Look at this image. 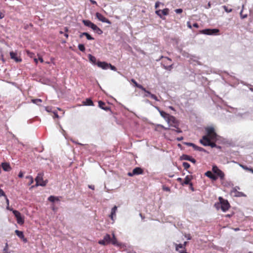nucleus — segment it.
<instances>
[{
  "label": "nucleus",
  "instance_id": "58",
  "mask_svg": "<svg viewBox=\"0 0 253 253\" xmlns=\"http://www.w3.org/2000/svg\"><path fill=\"white\" fill-rule=\"evenodd\" d=\"M90 2L93 4H97V2L96 1L94 0H90Z\"/></svg>",
  "mask_w": 253,
  "mask_h": 253
},
{
  "label": "nucleus",
  "instance_id": "57",
  "mask_svg": "<svg viewBox=\"0 0 253 253\" xmlns=\"http://www.w3.org/2000/svg\"><path fill=\"white\" fill-rule=\"evenodd\" d=\"M183 139V137L182 136H181V137H177V138H176V140H177V141H181V140H182Z\"/></svg>",
  "mask_w": 253,
  "mask_h": 253
},
{
  "label": "nucleus",
  "instance_id": "25",
  "mask_svg": "<svg viewBox=\"0 0 253 253\" xmlns=\"http://www.w3.org/2000/svg\"><path fill=\"white\" fill-rule=\"evenodd\" d=\"M88 59L89 61L93 64L97 65L96 59L95 56L92 55L91 54H88Z\"/></svg>",
  "mask_w": 253,
  "mask_h": 253
},
{
  "label": "nucleus",
  "instance_id": "42",
  "mask_svg": "<svg viewBox=\"0 0 253 253\" xmlns=\"http://www.w3.org/2000/svg\"><path fill=\"white\" fill-rule=\"evenodd\" d=\"M240 16L242 19H244L247 17V14H243V10L240 12Z\"/></svg>",
  "mask_w": 253,
  "mask_h": 253
},
{
  "label": "nucleus",
  "instance_id": "28",
  "mask_svg": "<svg viewBox=\"0 0 253 253\" xmlns=\"http://www.w3.org/2000/svg\"><path fill=\"white\" fill-rule=\"evenodd\" d=\"M48 200L51 202H54L55 201H59V198L58 197H55L54 196H50L48 197Z\"/></svg>",
  "mask_w": 253,
  "mask_h": 253
},
{
  "label": "nucleus",
  "instance_id": "33",
  "mask_svg": "<svg viewBox=\"0 0 253 253\" xmlns=\"http://www.w3.org/2000/svg\"><path fill=\"white\" fill-rule=\"evenodd\" d=\"M26 178L27 179H29V183H28V185H31V184L34 182V179H33V178L32 177V176H30V175H29V176H27L26 177Z\"/></svg>",
  "mask_w": 253,
  "mask_h": 253
},
{
  "label": "nucleus",
  "instance_id": "7",
  "mask_svg": "<svg viewBox=\"0 0 253 253\" xmlns=\"http://www.w3.org/2000/svg\"><path fill=\"white\" fill-rule=\"evenodd\" d=\"M111 238L109 234H106L103 240L98 241L100 245L105 246L107 244L111 243Z\"/></svg>",
  "mask_w": 253,
  "mask_h": 253
},
{
  "label": "nucleus",
  "instance_id": "47",
  "mask_svg": "<svg viewBox=\"0 0 253 253\" xmlns=\"http://www.w3.org/2000/svg\"><path fill=\"white\" fill-rule=\"evenodd\" d=\"M0 196H5L4 191L0 189Z\"/></svg>",
  "mask_w": 253,
  "mask_h": 253
},
{
  "label": "nucleus",
  "instance_id": "34",
  "mask_svg": "<svg viewBox=\"0 0 253 253\" xmlns=\"http://www.w3.org/2000/svg\"><path fill=\"white\" fill-rule=\"evenodd\" d=\"M182 166L185 169L187 170L190 167V165L189 163L187 162H183L182 164Z\"/></svg>",
  "mask_w": 253,
  "mask_h": 253
},
{
  "label": "nucleus",
  "instance_id": "8",
  "mask_svg": "<svg viewBox=\"0 0 253 253\" xmlns=\"http://www.w3.org/2000/svg\"><path fill=\"white\" fill-rule=\"evenodd\" d=\"M211 140H212L208 135H204L200 140V142L204 146L211 145Z\"/></svg>",
  "mask_w": 253,
  "mask_h": 253
},
{
  "label": "nucleus",
  "instance_id": "59",
  "mask_svg": "<svg viewBox=\"0 0 253 253\" xmlns=\"http://www.w3.org/2000/svg\"><path fill=\"white\" fill-rule=\"evenodd\" d=\"M187 26H188V27L189 28H190V29L192 28V26L191 25V24H190V22H188L187 23Z\"/></svg>",
  "mask_w": 253,
  "mask_h": 253
},
{
  "label": "nucleus",
  "instance_id": "4",
  "mask_svg": "<svg viewBox=\"0 0 253 253\" xmlns=\"http://www.w3.org/2000/svg\"><path fill=\"white\" fill-rule=\"evenodd\" d=\"M207 135L211 140H215L216 139L217 134L214 131V129L212 127H209L206 128Z\"/></svg>",
  "mask_w": 253,
  "mask_h": 253
},
{
  "label": "nucleus",
  "instance_id": "14",
  "mask_svg": "<svg viewBox=\"0 0 253 253\" xmlns=\"http://www.w3.org/2000/svg\"><path fill=\"white\" fill-rule=\"evenodd\" d=\"M15 233L16 235L20 238L24 243H27L28 242L27 239L25 238L24 233L22 231L16 230L15 231Z\"/></svg>",
  "mask_w": 253,
  "mask_h": 253
},
{
  "label": "nucleus",
  "instance_id": "9",
  "mask_svg": "<svg viewBox=\"0 0 253 253\" xmlns=\"http://www.w3.org/2000/svg\"><path fill=\"white\" fill-rule=\"evenodd\" d=\"M95 16L99 21L108 24H111L110 20L105 17L102 14L99 12H96Z\"/></svg>",
  "mask_w": 253,
  "mask_h": 253
},
{
  "label": "nucleus",
  "instance_id": "62",
  "mask_svg": "<svg viewBox=\"0 0 253 253\" xmlns=\"http://www.w3.org/2000/svg\"><path fill=\"white\" fill-rule=\"evenodd\" d=\"M163 189L167 191H170V189L169 187H164Z\"/></svg>",
  "mask_w": 253,
  "mask_h": 253
},
{
  "label": "nucleus",
  "instance_id": "13",
  "mask_svg": "<svg viewBox=\"0 0 253 253\" xmlns=\"http://www.w3.org/2000/svg\"><path fill=\"white\" fill-rule=\"evenodd\" d=\"M169 9L168 8H165L163 10H158L156 11V13L161 18H162V15H167L169 14Z\"/></svg>",
  "mask_w": 253,
  "mask_h": 253
},
{
  "label": "nucleus",
  "instance_id": "27",
  "mask_svg": "<svg viewBox=\"0 0 253 253\" xmlns=\"http://www.w3.org/2000/svg\"><path fill=\"white\" fill-rule=\"evenodd\" d=\"M131 82L134 84L135 86L141 89V90H144V87L142 85L138 84L134 79H131Z\"/></svg>",
  "mask_w": 253,
  "mask_h": 253
},
{
  "label": "nucleus",
  "instance_id": "26",
  "mask_svg": "<svg viewBox=\"0 0 253 253\" xmlns=\"http://www.w3.org/2000/svg\"><path fill=\"white\" fill-rule=\"evenodd\" d=\"M83 23L85 26H87V27H88L90 28H91V27L92 26V25L94 24L88 20H83Z\"/></svg>",
  "mask_w": 253,
  "mask_h": 253
},
{
  "label": "nucleus",
  "instance_id": "10",
  "mask_svg": "<svg viewBox=\"0 0 253 253\" xmlns=\"http://www.w3.org/2000/svg\"><path fill=\"white\" fill-rule=\"evenodd\" d=\"M143 173V170L141 168L136 167L133 169L131 173L129 172L128 174V175L132 176L134 175L142 174Z\"/></svg>",
  "mask_w": 253,
  "mask_h": 253
},
{
  "label": "nucleus",
  "instance_id": "50",
  "mask_svg": "<svg viewBox=\"0 0 253 253\" xmlns=\"http://www.w3.org/2000/svg\"><path fill=\"white\" fill-rule=\"evenodd\" d=\"M97 28V26L95 24H93L91 28L94 31L95 30H96Z\"/></svg>",
  "mask_w": 253,
  "mask_h": 253
},
{
  "label": "nucleus",
  "instance_id": "63",
  "mask_svg": "<svg viewBox=\"0 0 253 253\" xmlns=\"http://www.w3.org/2000/svg\"><path fill=\"white\" fill-rule=\"evenodd\" d=\"M39 60L41 63H42L43 62V60L42 57H39Z\"/></svg>",
  "mask_w": 253,
  "mask_h": 253
},
{
  "label": "nucleus",
  "instance_id": "61",
  "mask_svg": "<svg viewBox=\"0 0 253 253\" xmlns=\"http://www.w3.org/2000/svg\"><path fill=\"white\" fill-rule=\"evenodd\" d=\"M159 126L165 130H167L169 129L168 128L164 127L163 125H159Z\"/></svg>",
  "mask_w": 253,
  "mask_h": 253
},
{
  "label": "nucleus",
  "instance_id": "64",
  "mask_svg": "<svg viewBox=\"0 0 253 253\" xmlns=\"http://www.w3.org/2000/svg\"><path fill=\"white\" fill-rule=\"evenodd\" d=\"M64 29L66 33H67L69 31L68 28L67 27H64Z\"/></svg>",
  "mask_w": 253,
  "mask_h": 253
},
{
  "label": "nucleus",
  "instance_id": "56",
  "mask_svg": "<svg viewBox=\"0 0 253 253\" xmlns=\"http://www.w3.org/2000/svg\"><path fill=\"white\" fill-rule=\"evenodd\" d=\"M193 26L196 28H199V25L198 23H196L193 24Z\"/></svg>",
  "mask_w": 253,
  "mask_h": 253
},
{
  "label": "nucleus",
  "instance_id": "19",
  "mask_svg": "<svg viewBox=\"0 0 253 253\" xmlns=\"http://www.w3.org/2000/svg\"><path fill=\"white\" fill-rule=\"evenodd\" d=\"M112 235H113V237L111 238V243L114 245H115V246H117L118 247H121L122 245V244L118 242L117 238H116L114 233L112 234Z\"/></svg>",
  "mask_w": 253,
  "mask_h": 253
},
{
  "label": "nucleus",
  "instance_id": "11",
  "mask_svg": "<svg viewBox=\"0 0 253 253\" xmlns=\"http://www.w3.org/2000/svg\"><path fill=\"white\" fill-rule=\"evenodd\" d=\"M219 32V30L217 29H207L203 30L201 31V33L206 35H213L216 34Z\"/></svg>",
  "mask_w": 253,
  "mask_h": 253
},
{
  "label": "nucleus",
  "instance_id": "40",
  "mask_svg": "<svg viewBox=\"0 0 253 253\" xmlns=\"http://www.w3.org/2000/svg\"><path fill=\"white\" fill-rule=\"evenodd\" d=\"M240 166L241 167H242L244 169L246 170H248V171H250V169H251V168H249L247 167L246 166L243 165H241V164L240 165Z\"/></svg>",
  "mask_w": 253,
  "mask_h": 253
},
{
  "label": "nucleus",
  "instance_id": "23",
  "mask_svg": "<svg viewBox=\"0 0 253 253\" xmlns=\"http://www.w3.org/2000/svg\"><path fill=\"white\" fill-rule=\"evenodd\" d=\"M187 244V242H184L183 244H177L176 243H174V245L175 246V251L178 250L177 248H181V249H186Z\"/></svg>",
  "mask_w": 253,
  "mask_h": 253
},
{
  "label": "nucleus",
  "instance_id": "31",
  "mask_svg": "<svg viewBox=\"0 0 253 253\" xmlns=\"http://www.w3.org/2000/svg\"><path fill=\"white\" fill-rule=\"evenodd\" d=\"M32 102L34 104L40 105L42 102V100L41 99H34L32 100Z\"/></svg>",
  "mask_w": 253,
  "mask_h": 253
},
{
  "label": "nucleus",
  "instance_id": "60",
  "mask_svg": "<svg viewBox=\"0 0 253 253\" xmlns=\"http://www.w3.org/2000/svg\"><path fill=\"white\" fill-rule=\"evenodd\" d=\"M189 185H190V189L192 190V191H193L194 190V188H193V184H192V183H190V184H189Z\"/></svg>",
  "mask_w": 253,
  "mask_h": 253
},
{
  "label": "nucleus",
  "instance_id": "52",
  "mask_svg": "<svg viewBox=\"0 0 253 253\" xmlns=\"http://www.w3.org/2000/svg\"><path fill=\"white\" fill-rule=\"evenodd\" d=\"M208 146H211V147H214L215 146H216V144L214 142H212L211 141V145H208Z\"/></svg>",
  "mask_w": 253,
  "mask_h": 253
},
{
  "label": "nucleus",
  "instance_id": "51",
  "mask_svg": "<svg viewBox=\"0 0 253 253\" xmlns=\"http://www.w3.org/2000/svg\"><path fill=\"white\" fill-rule=\"evenodd\" d=\"M185 237L186 238H187L188 240H191V236L190 234H186V235H185Z\"/></svg>",
  "mask_w": 253,
  "mask_h": 253
},
{
  "label": "nucleus",
  "instance_id": "30",
  "mask_svg": "<svg viewBox=\"0 0 253 253\" xmlns=\"http://www.w3.org/2000/svg\"><path fill=\"white\" fill-rule=\"evenodd\" d=\"M83 35H84V36L86 37V39L88 40H93L94 39L88 33L86 32H84Z\"/></svg>",
  "mask_w": 253,
  "mask_h": 253
},
{
  "label": "nucleus",
  "instance_id": "3",
  "mask_svg": "<svg viewBox=\"0 0 253 253\" xmlns=\"http://www.w3.org/2000/svg\"><path fill=\"white\" fill-rule=\"evenodd\" d=\"M43 172H40L38 174V175L37 176L35 180L36 181V186H44L46 184V182L45 181H44L43 179Z\"/></svg>",
  "mask_w": 253,
  "mask_h": 253
},
{
  "label": "nucleus",
  "instance_id": "44",
  "mask_svg": "<svg viewBox=\"0 0 253 253\" xmlns=\"http://www.w3.org/2000/svg\"><path fill=\"white\" fill-rule=\"evenodd\" d=\"M176 128V129H172V131H175V132H178V133H181V132H182V130H181V129H180V128H179L178 127V126L177 127V128Z\"/></svg>",
  "mask_w": 253,
  "mask_h": 253
},
{
  "label": "nucleus",
  "instance_id": "48",
  "mask_svg": "<svg viewBox=\"0 0 253 253\" xmlns=\"http://www.w3.org/2000/svg\"><path fill=\"white\" fill-rule=\"evenodd\" d=\"M27 54L31 57H33V55L34 54L33 53L29 51H27Z\"/></svg>",
  "mask_w": 253,
  "mask_h": 253
},
{
  "label": "nucleus",
  "instance_id": "54",
  "mask_svg": "<svg viewBox=\"0 0 253 253\" xmlns=\"http://www.w3.org/2000/svg\"><path fill=\"white\" fill-rule=\"evenodd\" d=\"M18 176L20 178H22L23 177V173L21 171L19 173Z\"/></svg>",
  "mask_w": 253,
  "mask_h": 253
},
{
  "label": "nucleus",
  "instance_id": "29",
  "mask_svg": "<svg viewBox=\"0 0 253 253\" xmlns=\"http://www.w3.org/2000/svg\"><path fill=\"white\" fill-rule=\"evenodd\" d=\"M84 105L88 106H93V101L90 98H86L85 101L84 102Z\"/></svg>",
  "mask_w": 253,
  "mask_h": 253
},
{
  "label": "nucleus",
  "instance_id": "55",
  "mask_svg": "<svg viewBox=\"0 0 253 253\" xmlns=\"http://www.w3.org/2000/svg\"><path fill=\"white\" fill-rule=\"evenodd\" d=\"M159 5L160 2L159 1L156 2L155 5V8H157L159 6Z\"/></svg>",
  "mask_w": 253,
  "mask_h": 253
},
{
  "label": "nucleus",
  "instance_id": "18",
  "mask_svg": "<svg viewBox=\"0 0 253 253\" xmlns=\"http://www.w3.org/2000/svg\"><path fill=\"white\" fill-rule=\"evenodd\" d=\"M97 65L98 67L104 70H106L108 68V63L106 62L98 61L97 62Z\"/></svg>",
  "mask_w": 253,
  "mask_h": 253
},
{
  "label": "nucleus",
  "instance_id": "46",
  "mask_svg": "<svg viewBox=\"0 0 253 253\" xmlns=\"http://www.w3.org/2000/svg\"><path fill=\"white\" fill-rule=\"evenodd\" d=\"M185 145H186L187 146H192L193 147L194 145V143H190V142H185L184 143Z\"/></svg>",
  "mask_w": 253,
  "mask_h": 253
},
{
  "label": "nucleus",
  "instance_id": "21",
  "mask_svg": "<svg viewBox=\"0 0 253 253\" xmlns=\"http://www.w3.org/2000/svg\"><path fill=\"white\" fill-rule=\"evenodd\" d=\"M1 167L4 171H9L11 170V168L8 163H2L1 164Z\"/></svg>",
  "mask_w": 253,
  "mask_h": 253
},
{
  "label": "nucleus",
  "instance_id": "15",
  "mask_svg": "<svg viewBox=\"0 0 253 253\" xmlns=\"http://www.w3.org/2000/svg\"><path fill=\"white\" fill-rule=\"evenodd\" d=\"M165 61L167 64H169V65H164L165 69L168 70H170L172 68V64H171V60L169 57H165Z\"/></svg>",
  "mask_w": 253,
  "mask_h": 253
},
{
  "label": "nucleus",
  "instance_id": "22",
  "mask_svg": "<svg viewBox=\"0 0 253 253\" xmlns=\"http://www.w3.org/2000/svg\"><path fill=\"white\" fill-rule=\"evenodd\" d=\"M191 179H192V176L187 175L185 177L184 180L183 181V183H181V185L183 186L184 185L190 184L191 183V182H190Z\"/></svg>",
  "mask_w": 253,
  "mask_h": 253
},
{
  "label": "nucleus",
  "instance_id": "43",
  "mask_svg": "<svg viewBox=\"0 0 253 253\" xmlns=\"http://www.w3.org/2000/svg\"><path fill=\"white\" fill-rule=\"evenodd\" d=\"M150 97L151 98L153 99L154 100H155L156 101L159 100L158 99V97L155 94H151L150 95Z\"/></svg>",
  "mask_w": 253,
  "mask_h": 253
},
{
  "label": "nucleus",
  "instance_id": "39",
  "mask_svg": "<svg viewBox=\"0 0 253 253\" xmlns=\"http://www.w3.org/2000/svg\"><path fill=\"white\" fill-rule=\"evenodd\" d=\"M108 68H110L112 70L117 71V68L114 66L112 65L111 64L108 63Z\"/></svg>",
  "mask_w": 253,
  "mask_h": 253
},
{
  "label": "nucleus",
  "instance_id": "24",
  "mask_svg": "<svg viewBox=\"0 0 253 253\" xmlns=\"http://www.w3.org/2000/svg\"><path fill=\"white\" fill-rule=\"evenodd\" d=\"M117 207L116 206H115L111 210V214L110 215V218L114 220V217H116V213L117 210Z\"/></svg>",
  "mask_w": 253,
  "mask_h": 253
},
{
  "label": "nucleus",
  "instance_id": "53",
  "mask_svg": "<svg viewBox=\"0 0 253 253\" xmlns=\"http://www.w3.org/2000/svg\"><path fill=\"white\" fill-rule=\"evenodd\" d=\"M177 181L180 182L181 184V183H183V181L182 179L180 177L177 178Z\"/></svg>",
  "mask_w": 253,
  "mask_h": 253
},
{
  "label": "nucleus",
  "instance_id": "5",
  "mask_svg": "<svg viewBox=\"0 0 253 253\" xmlns=\"http://www.w3.org/2000/svg\"><path fill=\"white\" fill-rule=\"evenodd\" d=\"M12 212L16 218L17 222L20 225L23 224L24 223V219L21 216L20 212L16 210H13Z\"/></svg>",
  "mask_w": 253,
  "mask_h": 253
},
{
  "label": "nucleus",
  "instance_id": "17",
  "mask_svg": "<svg viewBox=\"0 0 253 253\" xmlns=\"http://www.w3.org/2000/svg\"><path fill=\"white\" fill-rule=\"evenodd\" d=\"M98 106L103 110L105 111L110 110V107L106 106V103L102 101H98Z\"/></svg>",
  "mask_w": 253,
  "mask_h": 253
},
{
  "label": "nucleus",
  "instance_id": "41",
  "mask_svg": "<svg viewBox=\"0 0 253 253\" xmlns=\"http://www.w3.org/2000/svg\"><path fill=\"white\" fill-rule=\"evenodd\" d=\"M143 91H144L145 93H146V94L145 95V96L147 97L149 95H151V94H152L150 91L147 90L145 88H144V90H142Z\"/></svg>",
  "mask_w": 253,
  "mask_h": 253
},
{
  "label": "nucleus",
  "instance_id": "49",
  "mask_svg": "<svg viewBox=\"0 0 253 253\" xmlns=\"http://www.w3.org/2000/svg\"><path fill=\"white\" fill-rule=\"evenodd\" d=\"M53 114H54V116H53L54 118H59V116L57 112H54Z\"/></svg>",
  "mask_w": 253,
  "mask_h": 253
},
{
  "label": "nucleus",
  "instance_id": "16",
  "mask_svg": "<svg viewBox=\"0 0 253 253\" xmlns=\"http://www.w3.org/2000/svg\"><path fill=\"white\" fill-rule=\"evenodd\" d=\"M181 160H187V161H189L194 164H195L196 163V160L195 159H194L193 158H192L191 156H189V155H183L181 157Z\"/></svg>",
  "mask_w": 253,
  "mask_h": 253
},
{
  "label": "nucleus",
  "instance_id": "12",
  "mask_svg": "<svg viewBox=\"0 0 253 253\" xmlns=\"http://www.w3.org/2000/svg\"><path fill=\"white\" fill-rule=\"evenodd\" d=\"M10 58L13 59L16 62H20L22 61V59L20 56H18L17 53L13 51L10 52Z\"/></svg>",
  "mask_w": 253,
  "mask_h": 253
},
{
  "label": "nucleus",
  "instance_id": "38",
  "mask_svg": "<svg viewBox=\"0 0 253 253\" xmlns=\"http://www.w3.org/2000/svg\"><path fill=\"white\" fill-rule=\"evenodd\" d=\"M94 32H95L96 33H97L99 35H101L103 33V31L98 27H97L96 30H95L94 31Z\"/></svg>",
  "mask_w": 253,
  "mask_h": 253
},
{
  "label": "nucleus",
  "instance_id": "1",
  "mask_svg": "<svg viewBox=\"0 0 253 253\" xmlns=\"http://www.w3.org/2000/svg\"><path fill=\"white\" fill-rule=\"evenodd\" d=\"M160 113L161 116L168 123L169 126L177 128L179 126V122L174 116L170 115L163 111H160Z\"/></svg>",
  "mask_w": 253,
  "mask_h": 253
},
{
  "label": "nucleus",
  "instance_id": "37",
  "mask_svg": "<svg viewBox=\"0 0 253 253\" xmlns=\"http://www.w3.org/2000/svg\"><path fill=\"white\" fill-rule=\"evenodd\" d=\"M195 150H198V151H202L204 150V149L202 147H199L197 145H196L195 144H194L193 147Z\"/></svg>",
  "mask_w": 253,
  "mask_h": 253
},
{
  "label": "nucleus",
  "instance_id": "35",
  "mask_svg": "<svg viewBox=\"0 0 253 253\" xmlns=\"http://www.w3.org/2000/svg\"><path fill=\"white\" fill-rule=\"evenodd\" d=\"M222 7L224 9V10L227 12V13H229V12H231L232 11V8H229L226 5H223L222 6Z\"/></svg>",
  "mask_w": 253,
  "mask_h": 253
},
{
  "label": "nucleus",
  "instance_id": "32",
  "mask_svg": "<svg viewBox=\"0 0 253 253\" xmlns=\"http://www.w3.org/2000/svg\"><path fill=\"white\" fill-rule=\"evenodd\" d=\"M78 48L80 51H81L82 52H84L85 50L84 45L83 44H79L78 45Z\"/></svg>",
  "mask_w": 253,
  "mask_h": 253
},
{
  "label": "nucleus",
  "instance_id": "45",
  "mask_svg": "<svg viewBox=\"0 0 253 253\" xmlns=\"http://www.w3.org/2000/svg\"><path fill=\"white\" fill-rule=\"evenodd\" d=\"M175 11L176 13H181L182 12L183 10L181 8H178V9H175Z\"/></svg>",
  "mask_w": 253,
  "mask_h": 253
},
{
  "label": "nucleus",
  "instance_id": "36",
  "mask_svg": "<svg viewBox=\"0 0 253 253\" xmlns=\"http://www.w3.org/2000/svg\"><path fill=\"white\" fill-rule=\"evenodd\" d=\"M178 251H176L179 253H188L186 252V249H181V248H177Z\"/></svg>",
  "mask_w": 253,
  "mask_h": 253
},
{
  "label": "nucleus",
  "instance_id": "2",
  "mask_svg": "<svg viewBox=\"0 0 253 253\" xmlns=\"http://www.w3.org/2000/svg\"><path fill=\"white\" fill-rule=\"evenodd\" d=\"M219 203L215 204V206L220 204L221 205V209L223 211H226L228 210L230 207V204L227 200L224 199L221 197L218 198Z\"/></svg>",
  "mask_w": 253,
  "mask_h": 253
},
{
  "label": "nucleus",
  "instance_id": "20",
  "mask_svg": "<svg viewBox=\"0 0 253 253\" xmlns=\"http://www.w3.org/2000/svg\"><path fill=\"white\" fill-rule=\"evenodd\" d=\"M205 175L212 180H216L217 179V177L215 175L213 174L211 171H207L205 173Z\"/></svg>",
  "mask_w": 253,
  "mask_h": 253
},
{
  "label": "nucleus",
  "instance_id": "6",
  "mask_svg": "<svg viewBox=\"0 0 253 253\" xmlns=\"http://www.w3.org/2000/svg\"><path fill=\"white\" fill-rule=\"evenodd\" d=\"M213 172L215 174L216 176L219 177L221 179H223L224 178V173L216 166H213L212 168Z\"/></svg>",
  "mask_w": 253,
  "mask_h": 253
}]
</instances>
